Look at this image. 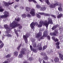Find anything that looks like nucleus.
<instances>
[{
    "label": "nucleus",
    "mask_w": 63,
    "mask_h": 63,
    "mask_svg": "<svg viewBox=\"0 0 63 63\" xmlns=\"http://www.w3.org/2000/svg\"><path fill=\"white\" fill-rule=\"evenodd\" d=\"M43 24L44 25L46 26L47 28L49 24H53L52 19L50 17L48 19V22L47 20H45L44 22L43 21H40L39 22V24L38 25V27H42Z\"/></svg>",
    "instance_id": "f257e3e1"
},
{
    "label": "nucleus",
    "mask_w": 63,
    "mask_h": 63,
    "mask_svg": "<svg viewBox=\"0 0 63 63\" xmlns=\"http://www.w3.org/2000/svg\"><path fill=\"white\" fill-rule=\"evenodd\" d=\"M15 21H13L12 23L10 24V26L12 27V28H15V27H16L17 26H19V29H21L22 28V26L20 25L19 24H18L17 23L18 22L17 21H19L20 20V18H18L17 19L16 18L15 19Z\"/></svg>",
    "instance_id": "f03ea898"
},
{
    "label": "nucleus",
    "mask_w": 63,
    "mask_h": 63,
    "mask_svg": "<svg viewBox=\"0 0 63 63\" xmlns=\"http://www.w3.org/2000/svg\"><path fill=\"white\" fill-rule=\"evenodd\" d=\"M42 31L41 29H40L39 31V33H38L36 36V37L37 38H39L40 37V39H44L45 37H47V36L48 32L47 31H45L43 32V36H42V32H40Z\"/></svg>",
    "instance_id": "7ed1b4c3"
},
{
    "label": "nucleus",
    "mask_w": 63,
    "mask_h": 63,
    "mask_svg": "<svg viewBox=\"0 0 63 63\" xmlns=\"http://www.w3.org/2000/svg\"><path fill=\"white\" fill-rule=\"evenodd\" d=\"M55 4L52 3L51 4L49 5V7L51 8H54L55 7V6L57 5H59V3L57 1H54Z\"/></svg>",
    "instance_id": "20e7f679"
},
{
    "label": "nucleus",
    "mask_w": 63,
    "mask_h": 63,
    "mask_svg": "<svg viewBox=\"0 0 63 63\" xmlns=\"http://www.w3.org/2000/svg\"><path fill=\"white\" fill-rule=\"evenodd\" d=\"M36 7L37 9H40L41 8L40 10L41 11H44L46 9V7L44 6L41 7V6L39 4H37L36 5Z\"/></svg>",
    "instance_id": "39448f33"
},
{
    "label": "nucleus",
    "mask_w": 63,
    "mask_h": 63,
    "mask_svg": "<svg viewBox=\"0 0 63 63\" xmlns=\"http://www.w3.org/2000/svg\"><path fill=\"white\" fill-rule=\"evenodd\" d=\"M29 36V34L27 33H26L25 35H23V38H24L26 44H27L28 43L27 38H28Z\"/></svg>",
    "instance_id": "423d86ee"
},
{
    "label": "nucleus",
    "mask_w": 63,
    "mask_h": 63,
    "mask_svg": "<svg viewBox=\"0 0 63 63\" xmlns=\"http://www.w3.org/2000/svg\"><path fill=\"white\" fill-rule=\"evenodd\" d=\"M26 49L25 48H22V51L20 52L21 54L19 55V58H22L23 57V54H24L25 53L24 51H26Z\"/></svg>",
    "instance_id": "0eeeda50"
},
{
    "label": "nucleus",
    "mask_w": 63,
    "mask_h": 63,
    "mask_svg": "<svg viewBox=\"0 0 63 63\" xmlns=\"http://www.w3.org/2000/svg\"><path fill=\"white\" fill-rule=\"evenodd\" d=\"M4 15L0 16V18H6L8 16V13L7 11H5L3 13Z\"/></svg>",
    "instance_id": "6e6552de"
},
{
    "label": "nucleus",
    "mask_w": 63,
    "mask_h": 63,
    "mask_svg": "<svg viewBox=\"0 0 63 63\" xmlns=\"http://www.w3.org/2000/svg\"><path fill=\"white\" fill-rule=\"evenodd\" d=\"M35 40L34 39V38H32L31 40V41L32 42L33 47L34 48H35L36 47V42H35Z\"/></svg>",
    "instance_id": "1a4fd4ad"
},
{
    "label": "nucleus",
    "mask_w": 63,
    "mask_h": 63,
    "mask_svg": "<svg viewBox=\"0 0 63 63\" xmlns=\"http://www.w3.org/2000/svg\"><path fill=\"white\" fill-rule=\"evenodd\" d=\"M4 27L5 28L6 30V33L7 35H6V36H7V37H8V25L5 24L4 25Z\"/></svg>",
    "instance_id": "9d476101"
},
{
    "label": "nucleus",
    "mask_w": 63,
    "mask_h": 63,
    "mask_svg": "<svg viewBox=\"0 0 63 63\" xmlns=\"http://www.w3.org/2000/svg\"><path fill=\"white\" fill-rule=\"evenodd\" d=\"M30 13V14L32 15V16H34L35 15V10L33 8H32L31 10V11Z\"/></svg>",
    "instance_id": "9b49d317"
},
{
    "label": "nucleus",
    "mask_w": 63,
    "mask_h": 63,
    "mask_svg": "<svg viewBox=\"0 0 63 63\" xmlns=\"http://www.w3.org/2000/svg\"><path fill=\"white\" fill-rule=\"evenodd\" d=\"M35 24H36V25H38V23H35L34 22H32L30 25V26L31 28L32 29L34 28V27Z\"/></svg>",
    "instance_id": "f8f14e48"
},
{
    "label": "nucleus",
    "mask_w": 63,
    "mask_h": 63,
    "mask_svg": "<svg viewBox=\"0 0 63 63\" xmlns=\"http://www.w3.org/2000/svg\"><path fill=\"white\" fill-rule=\"evenodd\" d=\"M58 33V31L56 30L54 31V32H51L50 33V35L51 36H55Z\"/></svg>",
    "instance_id": "ddd939ff"
},
{
    "label": "nucleus",
    "mask_w": 63,
    "mask_h": 63,
    "mask_svg": "<svg viewBox=\"0 0 63 63\" xmlns=\"http://www.w3.org/2000/svg\"><path fill=\"white\" fill-rule=\"evenodd\" d=\"M59 42H56L55 43L56 47L58 49H59L60 48V46H59Z\"/></svg>",
    "instance_id": "4468645a"
},
{
    "label": "nucleus",
    "mask_w": 63,
    "mask_h": 63,
    "mask_svg": "<svg viewBox=\"0 0 63 63\" xmlns=\"http://www.w3.org/2000/svg\"><path fill=\"white\" fill-rule=\"evenodd\" d=\"M60 59L62 60H63V55L61 54L60 53L59 54Z\"/></svg>",
    "instance_id": "2eb2a0df"
},
{
    "label": "nucleus",
    "mask_w": 63,
    "mask_h": 63,
    "mask_svg": "<svg viewBox=\"0 0 63 63\" xmlns=\"http://www.w3.org/2000/svg\"><path fill=\"white\" fill-rule=\"evenodd\" d=\"M14 31L16 35H17V36H18V34L17 32H17H21L20 30H19L16 31V29H14Z\"/></svg>",
    "instance_id": "dca6fc26"
},
{
    "label": "nucleus",
    "mask_w": 63,
    "mask_h": 63,
    "mask_svg": "<svg viewBox=\"0 0 63 63\" xmlns=\"http://www.w3.org/2000/svg\"><path fill=\"white\" fill-rule=\"evenodd\" d=\"M60 6L58 7V10L60 12L61 11H62V4H61L60 5Z\"/></svg>",
    "instance_id": "f3484780"
},
{
    "label": "nucleus",
    "mask_w": 63,
    "mask_h": 63,
    "mask_svg": "<svg viewBox=\"0 0 63 63\" xmlns=\"http://www.w3.org/2000/svg\"><path fill=\"white\" fill-rule=\"evenodd\" d=\"M30 47L31 50L33 51H34V52H37V50H36V49H32V46L30 45Z\"/></svg>",
    "instance_id": "a211bd4d"
},
{
    "label": "nucleus",
    "mask_w": 63,
    "mask_h": 63,
    "mask_svg": "<svg viewBox=\"0 0 63 63\" xmlns=\"http://www.w3.org/2000/svg\"><path fill=\"white\" fill-rule=\"evenodd\" d=\"M59 26V25H57L54 26L52 28V30H54L56 27H57Z\"/></svg>",
    "instance_id": "6ab92c4d"
},
{
    "label": "nucleus",
    "mask_w": 63,
    "mask_h": 63,
    "mask_svg": "<svg viewBox=\"0 0 63 63\" xmlns=\"http://www.w3.org/2000/svg\"><path fill=\"white\" fill-rule=\"evenodd\" d=\"M54 61L55 62H58L59 61V58H57V57H55L54 59Z\"/></svg>",
    "instance_id": "aec40b11"
},
{
    "label": "nucleus",
    "mask_w": 63,
    "mask_h": 63,
    "mask_svg": "<svg viewBox=\"0 0 63 63\" xmlns=\"http://www.w3.org/2000/svg\"><path fill=\"white\" fill-rule=\"evenodd\" d=\"M14 55L16 56L18 55V52L17 51H15L14 52Z\"/></svg>",
    "instance_id": "412c9836"
},
{
    "label": "nucleus",
    "mask_w": 63,
    "mask_h": 63,
    "mask_svg": "<svg viewBox=\"0 0 63 63\" xmlns=\"http://www.w3.org/2000/svg\"><path fill=\"white\" fill-rule=\"evenodd\" d=\"M63 16V15L62 14H61L59 15H58L57 16V18H61V17L62 16Z\"/></svg>",
    "instance_id": "4be33fe9"
},
{
    "label": "nucleus",
    "mask_w": 63,
    "mask_h": 63,
    "mask_svg": "<svg viewBox=\"0 0 63 63\" xmlns=\"http://www.w3.org/2000/svg\"><path fill=\"white\" fill-rule=\"evenodd\" d=\"M3 9H2V6L1 4H0V12H3Z\"/></svg>",
    "instance_id": "5701e85b"
},
{
    "label": "nucleus",
    "mask_w": 63,
    "mask_h": 63,
    "mask_svg": "<svg viewBox=\"0 0 63 63\" xmlns=\"http://www.w3.org/2000/svg\"><path fill=\"white\" fill-rule=\"evenodd\" d=\"M26 10L27 12H29L30 11V7H27L26 8Z\"/></svg>",
    "instance_id": "b1692460"
},
{
    "label": "nucleus",
    "mask_w": 63,
    "mask_h": 63,
    "mask_svg": "<svg viewBox=\"0 0 63 63\" xmlns=\"http://www.w3.org/2000/svg\"><path fill=\"white\" fill-rule=\"evenodd\" d=\"M43 59L44 60H47V56L46 55L44 56Z\"/></svg>",
    "instance_id": "393cba45"
},
{
    "label": "nucleus",
    "mask_w": 63,
    "mask_h": 63,
    "mask_svg": "<svg viewBox=\"0 0 63 63\" xmlns=\"http://www.w3.org/2000/svg\"><path fill=\"white\" fill-rule=\"evenodd\" d=\"M23 44V43H22L19 45V46L17 48V50H19L20 47H21V45H22Z\"/></svg>",
    "instance_id": "a878e982"
},
{
    "label": "nucleus",
    "mask_w": 63,
    "mask_h": 63,
    "mask_svg": "<svg viewBox=\"0 0 63 63\" xmlns=\"http://www.w3.org/2000/svg\"><path fill=\"white\" fill-rule=\"evenodd\" d=\"M3 2L4 3L5 6H8V3L4 1H3Z\"/></svg>",
    "instance_id": "bb28decb"
},
{
    "label": "nucleus",
    "mask_w": 63,
    "mask_h": 63,
    "mask_svg": "<svg viewBox=\"0 0 63 63\" xmlns=\"http://www.w3.org/2000/svg\"><path fill=\"white\" fill-rule=\"evenodd\" d=\"M29 1V2H32V1L34 2V3H37V1H35V0H28Z\"/></svg>",
    "instance_id": "cd10ccee"
},
{
    "label": "nucleus",
    "mask_w": 63,
    "mask_h": 63,
    "mask_svg": "<svg viewBox=\"0 0 63 63\" xmlns=\"http://www.w3.org/2000/svg\"><path fill=\"white\" fill-rule=\"evenodd\" d=\"M38 13L40 15H44L45 16V13L44 12H39Z\"/></svg>",
    "instance_id": "c85d7f7f"
},
{
    "label": "nucleus",
    "mask_w": 63,
    "mask_h": 63,
    "mask_svg": "<svg viewBox=\"0 0 63 63\" xmlns=\"http://www.w3.org/2000/svg\"><path fill=\"white\" fill-rule=\"evenodd\" d=\"M37 47H38V49L39 50H42V47L41 46H39Z\"/></svg>",
    "instance_id": "c756f323"
},
{
    "label": "nucleus",
    "mask_w": 63,
    "mask_h": 63,
    "mask_svg": "<svg viewBox=\"0 0 63 63\" xmlns=\"http://www.w3.org/2000/svg\"><path fill=\"white\" fill-rule=\"evenodd\" d=\"M3 46H4V44L3 43H2L0 45V49L2 48L3 47Z\"/></svg>",
    "instance_id": "7c9ffc66"
},
{
    "label": "nucleus",
    "mask_w": 63,
    "mask_h": 63,
    "mask_svg": "<svg viewBox=\"0 0 63 63\" xmlns=\"http://www.w3.org/2000/svg\"><path fill=\"white\" fill-rule=\"evenodd\" d=\"M45 1L47 5H49L50 4V3L49 2L48 0H45Z\"/></svg>",
    "instance_id": "2f4dec72"
},
{
    "label": "nucleus",
    "mask_w": 63,
    "mask_h": 63,
    "mask_svg": "<svg viewBox=\"0 0 63 63\" xmlns=\"http://www.w3.org/2000/svg\"><path fill=\"white\" fill-rule=\"evenodd\" d=\"M36 16L37 17H38V18H41V16L38 14H36Z\"/></svg>",
    "instance_id": "473e14b6"
},
{
    "label": "nucleus",
    "mask_w": 63,
    "mask_h": 63,
    "mask_svg": "<svg viewBox=\"0 0 63 63\" xmlns=\"http://www.w3.org/2000/svg\"><path fill=\"white\" fill-rule=\"evenodd\" d=\"M47 46H44L43 47V50H45V49L47 48Z\"/></svg>",
    "instance_id": "72a5a7b5"
},
{
    "label": "nucleus",
    "mask_w": 63,
    "mask_h": 63,
    "mask_svg": "<svg viewBox=\"0 0 63 63\" xmlns=\"http://www.w3.org/2000/svg\"><path fill=\"white\" fill-rule=\"evenodd\" d=\"M41 54L42 55H44V56L46 55V53L44 52H42L41 53Z\"/></svg>",
    "instance_id": "f704fd0d"
},
{
    "label": "nucleus",
    "mask_w": 63,
    "mask_h": 63,
    "mask_svg": "<svg viewBox=\"0 0 63 63\" xmlns=\"http://www.w3.org/2000/svg\"><path fill=\"white\" fill-rule=\"evenodd\" d=\"M22 16L23 17H25L26 16V15L25 14H23L22 15Z\"/></svg>",
    "instance_id": "c9c22d12"
},
{
    "label": "nucleus",
    "mask_w": 63,
    "mask_h": 63,
    "mask_svg": "<svg viewBox=\"0 0 63 63\" xmlns=\"http://www.w3.org/2000/svg\"><path fill=\"white\" fill-rule=\"evenodd\" d=\"M45 16H50V15L49 14H47V13H45Z\"/></svg>",
    "instance_id": "e433bc0d"
},
{
    "label": "nucleus",
    "mask_w": 63,
    "mask_h": 63,
    "mask_svg": "<svg viewBox=\"0 0 63 63\" xmlns=\"http://www.w3.org/2000/svg\"><path fill=\"white\" fill-rule=\"evenodd\" d=\"M54 41L55 42H58L59 40L57 38H56L55 39Z\"/></svg>",
    "instance_id": "4c0bfd02"
},
{
    "label": "nucleus",
    "mask_w": 63,
    "mask_h": 63,
    "mask_svg": "<svg viewBox=\"0 0 63 63\" xmlns=\"http://www.w3.org/2000/svg\"><path fill=\"white\" fill-rule=\"evenodd\" d=\"M27 16L29 18L31 17V15H30L29 14H28L27 15Z\"/></svg>",
    "instance_id": "58836bf2"
},
{
    "label": "nucleus",
    "mask_w": 63,
    "mask_h": 63,
    "mask_svg": "<svg viewBox=\"0 0 63 63\" xmlns=\"http://www.w3.org/2000/svg\"><path fill=\"white\" fill-rule=\"evenodd\" d=\"M39 61L40 63H41V62H42V59L39 58Z\"/></svg>",
    "instance_id": "ea45409f"
},
{
    "label": "nucleus",
    "mask_w": 63,
    "mask_h": 63,
    "mask_svg": "<svg viewBox=\"0 0 63 63\" xmlns=\"http://www.w3.org/2000/svg\"><path fill=\"white\" fill-rule=\"evenodd\" d=\"M51 16H52V17H54V18H56V16H55L53 15H51Z\"/></svg>",
    "instance_id": "a19ab883"
},
{
    "label": "nucleus",
    "mask_w": 63,
    "mask_h": 63,
    "mask_svg": "<svg viewBox=\"0 0 63 63\" xmlns=\"http://www.w3.org/2000/svg\"><path fill=\"white\" fill-rule=\"evenodd\" d=\"M13 4H14V2H12V3H8L9 5H12Z\"/></svg>",
    "instance_id": "79ce46f5"
},
{
    "label": "nucleus",
    "mask_w": 63,
    "mask_h": 63,
    "mask_svg": "<svg viewBox=\"0 0 63 63\" xmlns=\"http://www.w3.org/2000/svg\"><path fill=\"white\" fill-rule=\"evenodd\" d=\"M52 38L53 40H54L55 39V38L54 36H52Z\"/></svg>",
    "instance_id": "37998d69"
},
{
    "label": "nucleus",
    "mask_w": 63,
    "mask_h": 63,
    "mask_svg": "<svg viewBox=\"0 0 63 63\" xmlns=\"http://www.w3.org/2000/svg\"><path fill=\"white\" fill-rule=\"evenodd\" d=\"M47 38L48 40H50V36L49 35H48L47 36Z\"/></svg>",
    "instance_id": "c03bdc74"
},
{
    "label": "nucleus",
    "mask_w": 63,
    "mask_h": 63,
    "mask_svg": "<svg viewBox=\"0 0 63 63\" xmlns=\"http://www.w3.org/2000/svg\"><path fill=\"white\" fill-rule=\"evenodd\" d=\"M18 7V5H16L15 6H14V8L15 9H16V7Z\"/></svg>",
    "instance_id": "a18cd8bd"
},
{
    "label": "nucleus",
    "mask_w": 63,
    "mask_h": 63,
    "mask_svg": "<svg viewBox=\"0 0 63 63\" xmlns=\"http://www.w3.org/2000/svg\"><path fill=\"white\" fill-rule=\"evenodd\" d=\"M20 8L21 9H24V7H22V6H21L20 7Z\"/></svg>",
    "instance_id": "49530a36"
},
{
    "label": "nucleus",
    "mask_w": 63,
    "mask_h": 63,
    "mask_svg": "<svg viewBox=\"0 0 63 63\" xmlns=\"http://www.w3.org/2000/svg\"><path fill=\"white\" fill-rule=\"evenodd\" d=\"M11 56V54H9L8 55V57H10Z\"/></svg>",
    "instance_id": "de8ad7c7"
},
{
    "label": "nucleus",
    "mask_w": 63,
    "mask_h": 63,
    "mask_svg": "<svg viewBox=\"0 0 63 63\" xmlns=\"http://www.w3.org/2000/svg\"><path fill=\"white\" fill-rule=\"evenodd\" d=\"M59 38L60 39H62V37L61 36H59Z\"/></svg>",
    "instance_id": "09e8293b"
},
{
    "label": "nucleus",
    "mask_w": 63,
    "mask_h": 63,
    "mask_svg": "<svg viewBox=\"0 0 63 63\" xmlns=\"http://www.w3.org/2000/svg\"><path fill=\"white\" fill-rule=\"evenodd\" d=\"M39 0L41 2H43L44 1V0Z\"/></svg>",
    "instance_id": "8fccbe9b"
},
{
    "label": "nucleus",
    "mask_w": 63,
    "mask_h": 63,
    "mask_svg": "<svg viewBox=\"0 0 63 63\" xmlns=\"http://www.w3.org/2000/svg\"><path fill=\"white\" fill-rule=\"evenodd\" d=\"M19 1V0H15V1L17 2H18Z\"/></svg>",
    "instance_id": "3c124183"
},
{
    "label": "nucleus",
    "mask_w": 63,
    "mask_h": 63,
    "mask_svg": "<svg viewBox=\"0 0 63 63\" xmlns=\"http://www.w3.org/2000/svg\"><path fill=\"white\" fill-rule=\"evenodd\" d=\"M8 37H12V35H11V34L8 35Z\"/></svg>",
    "instance_id": "603ef678"
},
{
    "label": "nucleus",
    "mask_w": 63,
    "mask_h": 63,
    "mask_svg": "<svg viewBox=\"0 0 63 63\" xmlns=\"http://www.w3.org/2000/svg\"><path fill=\"white\" fill-rule=\"evenodd\" d=\"M4 37H5V36L4 35H3V36H2V39H4Z\"/></svg>",
    "instance_id": "864d4df0"
},
{
    "label": "nucleus",
    "mask_w": 63,
    "mask_h": 63,
    "mask_svg": "<svg viewBox=\"0 0 63 63\" xmlns=\"http://www.w3.org/2000/svg\"><path fill=\"white\" fill-rule=\"evenodd\" d=\"M6 58H8V55H7L6 56Z\"/></svg>",
    "instance_id": "5fc2aeb1"
},
{
    "label": "nucleus",
    "mask_w": 63,
    "mask_h": 63,
    "mask_svg": "<svg viewBox=\"0 0 63 63\" xmlns=\"http://www.w3.org/2000/svg\"><path fill=\"white\" fill-rule=\"evenodd\" d=\"M23 63H27V62L26 61H25L23 62Z\"/></svg>",
    "instance_id": "6e6d98bb"
},
{
    "label": "nucleus",
    "mask_w": 63,
    "mask_h": 63,
    "mask_svg": "<svg viewBox=\"0 0 63 63\" xmlns=\"http://www.w3.org/2000/svg\"><path fill=\"white\" fill-rule=\"evenodd\" d=\"M2 43V41L0 40V43Z\"/></svg>",
    "instance_id": "4d7b16f0"
},
{
    "label": "nucleus",
    "mask_w": 63,
    "mask_h": 63,
    "mask_svg": "<svg viewBox=\"0 0 63 63\" xmlns=\"http://www.w3.org/2000/svg\"><path fill=\"white\" fill-rule=\"evenodd\" d=\"M51 52H49V54H50V53H51Z\"/></svg>",
    "instance_id": "13d9d810"
},
{
    "label": "nucleus",
    "mask_w": 63,
    "mask_h": 63,
    "mask_svg": "<svg viewBox=\"0 0 63 63\" xmlns=\"http://www.w3.org/2000/svg\"><path fill=\"white\" fill-rule=\"evenodd\" d=\"M0 34H1V32L0 31Z\"/></svg>",
    "instance_id": "bf43d9fd"
},
{
    "label": "nucleus",
    "mask_w": 63,
    "mask_h": 63,
    "mask_svg": "<svg viewBox=\"0 0 63 63\" xmlns=\"http://www.w3.org/2000/svg\"><path fill=\"white\" fill-rule=\"evenodd\" d=\"M53 61L52 60V62H53Z\"/></svg>",
    "instance_id": "052dcab7"
}]
</instances>
